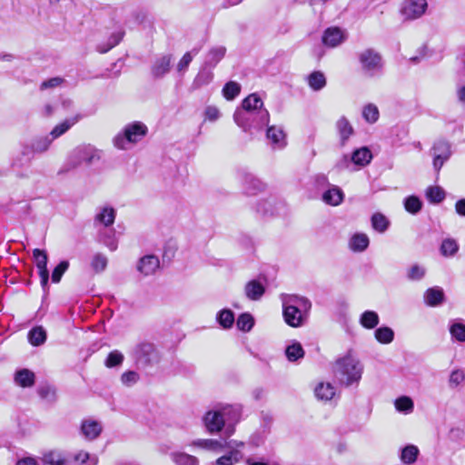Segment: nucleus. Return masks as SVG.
Here are the masks:
<instances>
[{
  "mask_svg": "<svg viewBox=\"0 0 465 465\" xmlns=\"http://www.w3.org/2000/svg\"><path fill=\"white\" fill-rule=\"evenodd\" d=\"M213 68L206 67V65L203 64L199 73L195 76L193 82V87L194 89L201 88L203 85H207L213 81V74L212 72Z\"/></svg>",
  "mask_w": 465,
  "mask_h": 465,
  "instance_id": "393cba45",
  "label": "nucleus"
},
{
  "mask_svg": "<svg viewBox=\"0 0 465 465\" xmlns=\"http://www.w3.org/2000/svg\"><path fill=\"white\" fill-rule=\"evenodd\" d=\"M82 118L81 114H76L74 117L65 119L62 123L56 124L52 131L50 132L49 135L53 140L59 138L63 134H64L72 126H74L80 119Z\"/></svg>",
  "mask_w": 465,
  "mask_h": 465,
  "instance_id": "a211bd4d",
  "label": "nucleus"
},
{
  "mask_svg": "<svg viewBox=\"0 0 465 465\" xmlns=\"http://www.w3.org/2000/svg\"><path fill=\"white\" fill-rule=\"evenodd\" d=\"M217 321L224 329L231 328L234 322V314L229 309H223L217 314Z\"/></svg>",
  "mask_w": 465,
  "mask_h": 465,
  "instance_id": "c03bdc74",
  "label": "nucleus"
},
{
  "mask_svg": "<svg viewBox=\"0 0 465 465\" xmlns=\"http://www.w3.org/2000/svg\"><path fill=\"white\" fill-rule=\"evenodd\" d=\"M192 446L201 448L207 450L217 451L223 449V443L213 439H199L191 443Z\"/></svg>",
  "mask_w": 465,
  "mask_h": 465,
  "instance_id": "7c9ffc66",
  "label": "nucleus"
},
{
  "mask_svg": "<svg viewBox=\"0 0 465 465\" xmlns=\"http://www.w3.org/2000/svg\"><path fill=\"white\" fill-rule=\"evenodd\" d=\"M253 318L249 313L241 314L236 322L237 327L242 331H249L253 326Z\"/></svg>",
  "mask_w": 465,
  "mask_h": 465,
  "instance_id": "6e6d98bb",
  "label": "nucleus"
},
{
  "mask_svg": "<svg viewBox=\"0 0 465 465\" xmlns=\"http://www.w3.org/2000/svg\"><path fill=\"white\" fill-rule=\"evenodd\" d=\"M147 127L141 122H134L124 126L123 133L114 138V145L121 150L127 149L126 144L135 143L142 140L147 134Z\"/></svg>",
  "mask_w": 465,
  "mask_h": 465,
  "instance_id": "423d86ee",
  "label": "nucleus"
},
{
  "mask_svg": "<svg viewBox=\"0 0 465 465\" xmlns=\"http://www.w3.org/2000/svg\"><path fill=\"white\" fill-rule=\"evenodd\" d=\"M361 69L368 77H377L383 74L384 61L382 55L373 48H366L359 53Z\"/></svg>",
  "mask_w": 465,
  "mask_h": 465,
  "instance_id": "39448f33",
  "label": "nucleus"
},
{
  "mask_svg": "<svg viewBox=\"0 0 465 465\" xmlns=\"http://www.w3.org/2000/svg\"><path fill=\"white\" fill-rule=\"evenodd\" d=\"M242 187L246 194L255 195L264 191L265 183L252 173H244L242 174Z\"/></svg>",
  "mask_w": 465,
  "mask_h": 465,
  "instance_id": "4468645a",
  "label": "nucleus"
},
{
  "mask_svg": "<svg viewBox=\"0 0 465 465\" xmlns=\"http://www.w3.org/2000/svg\"><path fill=\"white\" fill-rule=\"evenodd\" d=\"M241 109L256 111L262 122L269 121L270 119L268 110L263 107L262 100L256 94H252L243 99Z\"/></svg>",
  "mask_w": 465,
  "mask_h": 465,
  "instance_id": "9b49d317",
  "label": "nucleus"
},
{
  "mask_svg": "<svg viewBox=\"0 0 465 465\" xmlns=\"http://www.w3.org/2000/svg\"><path fill=\"white\" fill-rule=\"evenodd\" d=\"M343 193L338 186H332L322 194V201L332 206H337L343 201Z\"/></svg>",
  "mask_w": 465,
  "mask_h": 465,
  "instance_id": "b1692460",
  "label": "nucleus"
},
{
  "mask_svg": "<svg viewBox=\"0 0 465 465\" xmlns=\"http://www.w3.org/2000/svg\"><path fill=\"white\" fill-rule=\"evenodd\" d=\"M241 92V85L233 81L225 84L223 88V95L226 100H233Z\"/></svg>",
  "mask_w": 465,
  "mask_h": 465,
  "instance_id": "a18cd8bd",
  "label": "nucleus"
},
{
  "mask_svg": "<svg viewBox=\"0 0 465 465\" xmlns=\"http://www.w3.org/2000/svg\"><path fill=\"white\" fill-rule=\"evenodd\" d=\"M161 263H136L135 270L143 276L153 274L161 269Z\"/></svg>",
  "mask_w": 465,
  "mask_h": 465,
  "instance_id": "4d7b16f0",
  "label": "nucleus"
},
{
  "mask_svg": "<svg viewBox=\"0 0 465 465\" xmlns=\"http://www.w3.org/2000/svg\"><path fill=\"white\" fill-rule=\"evenodd\" d=\"M102 430V425L98 421L93 420H85L81 425V431L88 440H94L98 438Z\"/></svg>",
  "mask_w": 465,
  "mask_h": 465,
  "instance_id": "dca6fc26",
  "label": "nucleus"
},
{
  "mask_svg": "<svg viewBox=\"0 0 465 465\" xmlns=\"http://www.w3.org/2000/svg\"><path fill=\"white\" fill-rule=\"evenodd\" d=\"M459 245L453 239H445L440 245V252L445 257L451 256L458 252Z\"/></svg>",
  "mask_w": 465,
  "mask_h": 465,
  "instance_id": "09e8293b",
  "label": "nucleus"
},
{
  "mask_svg": "<svg viewBox=\"0 0 465 465\" xmlns=\"http://www.w3.org/2000/svg\"><path fill=\"white\" fill-rule=\"evenodd\" d=\"M335 395V388L329 382L320 383L315 388V396L322 401H330Z\"/></svg>",
  "mask_w": 465,
  "mask_h": 465,
  "instance_id": "72a5a7b5",
  "label": "nucleus"
},
{
  "mask_svg": "<svg viewBox=\"0 0 465 465\" xmlns=\"http://www.w3.org/2000/svg\"><path fill=\"white\" fill-rule=\"evenodd\" d=\"M281 301L284 322L292 328L304 325L312 308L311 302L303 296L286 293L281 294Z\"/></svg>",
  "mask_w": 465,
  "mask_h": 465,
  "instance_id": "f03ea898",
  "label": "nucleus"
},
{
  "mask_svg": "<svg viewBox=\"0 0 465 465\" xmlns=\"http://www.w3.org/2000/svg\"><path fill=\"white\" fill-rule=\"evenodd\" d=\"M374 336L380 343L389 344L394 339V331L390 327L382 326L375 330Z\"/></svg>",
  "mask_w": 465,
  "mask_h": 465,
  "instance_id": "e433bc0d",
  "label": "nucleus"
},
{
  "mask_svg": "<svg viewBox=\"0 0 465 465\" xmlns=\"http://www.w3.org/2000/svg\"><path fill=\"white\" fill-rule=\"evenodd\" d=\"M421 207L422 203L417 196H408L404 200V208L408 213L411 214L418 213L421 210Z\"/></svg>",
  "mask_w": 465,
  "mask_h": 465,
  "instance_id": "de8ad7c7",
  "label": "nucleus"
},
{
  "mask_svg": "<svg viewBox=\"0 0 465 465\" xmlns=\"http://www.w3.org/2000/svg\"><path fill=\"white\" fill-rule=\"evenodd\" d=\"M226 48L224 46H214L211 48L205 55L203 64L209 68H214L218 63L224 57Z\"/></svg>",
  "mask_w": 465,
  "mask_h": 465,
  "instance_id": "aec40b11",
  "label": "nucleus"
},
{
  "mask_svg": "<svg viewBox=\"0 0 465 465\" xmlns=\"http://www.w3.org/2000/svg\"><path fill=\"white\" fill-rule=\"evenodd\" d=\"M413 401L407 396H402L395 401V408L398 411L401 412H411L413 411Z\"/></svg>",
  "mask_w": 465,
  "mask_h": 465,
  "instance_id": "3c124183",
  "label": "nucleus"
},
{
  "mask_svg": "<svg viewBox=\"0 0 465 465\" xmlns=\"http://www.w3.org/2000/svg\"><path fill=\"white\" fill-rule=\"evenodd\" d=\"M285 355L290 361H296L304 357V350L300 342H293L286 348Z\"/></svg>",
  "mask_w": 465,
  "mask_h": 465,
  "instance_id": "a19ab883",
  "label": "nucleus"
},
{
  "mask_svg": "<svg viewBox=\"0 0 465 465\" xmlns=\"http://www.w3.org/2000/svg\"><path fill=\"white\" fill-rule=\"evenodd\" d=\"M132 356L135 363L143 368L153 365L160 361V353L155 345L148 341L136 344L132 351Z\"/></svg>",
  "mask_w": 465,
  "mask_h": 465,
  "instance_id": "0eeeda50",
  "label": "nucleus"
},
{
  "mask_svg": "<svg viewBox=\"0 0 465 465\" xmlns=\"http://www.w3.org/2000/svg\"><path fill=\"white\" fill-rule=\"evenodd\" d=\"M266 137L272 144L282 148L285 146V134L282 127L272 125L269 126L266 132Z\"/></svg>",
  "mask_w": 465,
  "mask_h": 465,
  "instance_id": "412c9836",
  "label": "nucleus"
},
{
  "mask_svg": "<svg viewBox=\"0 0 465 465\" xmlns=\"http://www.w3.org/2000/svg\"><path fill=\"white\" fill-rule=\"evenodd\" d=\"M363 364L349 350L346 354L335 361L334 375L341 385L350 387L359 384L363 373Z\"/></svg>",
  "mask_w": 465,
  "mask_h": 465,
  "instance_id": "7ed1b4c3",
  "label": "nucleus"
},
{
  "mask_svg": "<svg viewBox=\"0 0 465 465\" xmlns=\"http://www.w3.org/2000/svg\"><path fill=\"white\" fill-rule=\"evenodd\" d=\"M74 460L86 465H96L98 463V457L96 455H91L90 453L80 450L74 455Z\"/></svg>",
  "mask_w": 465,
  "mask_h": 465,
  "instance_id": "5fc2aeb1",
  "label": "nucleus"
},
{
  "mask_svg": "<svg viewBox=\"0 0 465 465\" xmlns=\"http://www.w3.org/2000/svg\"><path fill=\"white\" fill-rule=\"evenodd\" d=\"M123 35H124V33H122V32L113 34L108 40L107 47L104 49L99 48V51L101 53H106L107 51H109L110 49H112L113 47H114L115 45H117L120 43V41L123 38Z\"/></svg>",
  "mask_w": 465,
  "mask_h": 465,
  "instance_id": "0e129e2a",
  "label": "nucleus"
},
{
  "mask_svg": "<svg viewBox=\"0 0 465 465\" xmlns=\"http://www.w3.org/2000/svg\"><path fill=\"white\" fill-rule=\"evenodd\" d=\"M115 216L116 211L113 207L109 205L99 207L94 216V223L108 228L114 224Z\"/></svg>",
  "mask_w": 465,
  "mask_h": 465,
  "instance_id": "2eb2a0df",
  "label": "nucleus"
},
{
  "mask_svg": "<svg viewBox=\"0 0 465 465\" xmlns=\"http://www.w3.org/2000/svg\"><path fill=\"white\" fill-rule=\"evenodd\" d=\"M246 297L252 301H259L265 292L264 286L257 280L248 282L244 288Z\"/></svg>",
  "mask_w": 465,
  "mask_h": 465,
  "instance_id": "4be33fe9",
  "label": "nucleus"
},
{
  "mask_svg": "<svg viewBox=\"0 0 465 465\" xmlns=\"http://www.w3.org/2000/svg\"><path fill=\"white\" fill-rule=\"evenodd\" d=\"M336 129L340 135L341 145L344 146L354 133L353 127L346 117L341 116L336 123Z\"/></svg>",
  "mask_w": 465,
  "mask_h": 465,
  "instance_id": "5701e85b",
  "label": "nucleus"
},
{
  "mask_svg": "<svg viewBox=\"0 0 465 465\" xmlns=\"http://www.w3.org/2000/svg\"><path fill=\"white\" fill-rule=\"evenodd\" d=\"M69 263H58L52 272V282H59L61 280L62 275L64 273V272L68 269Z\"/></svg>",
  "mask_w": 465,
  "mask_h": 465,
  "instance_id": "e2e57ef3",
  "label": "nucleus"
},
{
  "mask_svg": "<svg viewBox=\"0 0 465 465\" xmlns=\"http://www.w3.org/2000/svg\"><path fill=\"white\" fill-rule=\"evenodd\" d=\"M170 456L175 465H199V460L195 456L185 452H173Z\"/></svg>",
  "mask_w": 465,
  "mask_h": 465,
  "instance_id": "c9c22d12",
  "label": "nucleus"
},
{
  "mask_svg": "<svg viewBox=\"0 0 465 465\" xmlns=\"http://www.w3.org/2000/svg\"><path fill=\"white\" fill-rule=\"evenodd\" d=\"M63 82H64L63 78H61V77H54V78L48 79L46 81H44L41 84L40 89L41 90H45V89H47V88H54V87H56L58 85H60Z\"/></svg>",
  "mask_w": 465,
  "mask_h": 465,
  "instance_id": "774afa93",
  "label": "nucleus"
},
{
  "mask_svg": "<svg viewBox=\"0 0 465 465\" xmlns=\"http://www.w3.org/2000/svg\"><path fill=\"white\" fill-rule=\"evenodd\" d=\"M426 269L421 264H413L407 271V277L411 281H419L423 278Z\"/></svg>",
  "mask_w": 465,
  "mask_h": 465,
  "instance_id": "603ef678",
  "label": "nucleus"
},
{
  "mask_svg": "<svg viewBox=\"0 0 465 465\" xmlns=\"http://www.w3.org/2000/svg\"><path fill=\"white\" fill-rule=\"evenodd\" d=\"M243 459V454L239 450H229V451L218 458L215 461L216 465H234Z\"/></svg>",
  "mask_w": 465,
  "mask_h": 465,
  "instance_id": "cd10ccee",
  "label": "nucleus"
},
{
  "mask_svg": "<svg viewBox=\"0 0 465 465\" xmlns=\"http://www.w3.org/2000/svg\"><path fill=\"white\" fill-rule=\"evenodd\" d=\"M39 276L41 278V284L45 286L49 280V270L47 269V263H36Z\"/></svg>",
  "mask_w": 465,
  "mask_h": 465,
  "instance_id": "69168bd1",
  "label": "nucleus"
},
{
  "mask_svg": "<svg viewBox=\"0 0 465 465\" xmlns=\"http://www.w3.org/2000/svg\"><path fill=\"white\" fill-rule=\"evenodd\" d=\"M198 52V48H193L192 51L186 52L177 64V71L179 73L184 72L191 64V62L193 61V54H197Z\"/></svg>",
  "mask_w": 465,
  "mask_h": 465,
  "instance_id": "864d4df0",
  "label": "nucleus"
},
{
  "mask_svg": "<svg viewBox=\"0 0 465 465\" xmlns=\"http://www.w3.org/2000/svg\"><path fill=\"white\" fill-rule=\"evenodd\" d=\"M360 324L365 329L375 328L380 322L379 315L374 311H365L360 316Z\"/></svg>",
  "mask_w": 465,
  "mask_h": 465,
  "instance_id": "473e14b6",
  "label": "nucleus"
},
{
  "mask_svg": "<svg viewBox=\"0 0 465 465\" xmlns=\"http://www.w3.org/2000/svg\"><path fill=\"white\" fill-rule=\"evenodd\" d=\"M173 55L170 54L157 56L151 65V75L153 79L163 78L172 68Z\"/></svg>",
  "mask_w": 465,
  "mask_h": 465,
  "instance_id": "9d476101",
  "label": "nucleus"
},
{
  "mask_svg": "<svg viewBox=\"0 0 465 465\" xmlns=\"http://www.w3.org/2000/svg\"><path fill=\"white\" fill-rule=\"evenodd\" d=\"M428 7L427 0H405L401 13L406 19L420 18Z\"/></svg>",
  "mask_w": 465,
  "mask_h": 465,
  "instance_id": "ddd939ff",
  "label": "nucleus"
},
{
  "mask_svg": "<svg viewBox=\"0 0 465 465\" xmlns=\"http://www.w3.org/2000/svg\"><path fill=\"white\" fill-rule=\"evenodd\" d=\"M14 380L18 386L30 388L35 383V374L28 369H21L15 373Z\"/></svg>",
  "mask_w": 465,
  "mask_h": 465,
  "instance_id": "6ab92c4d",
  "label": "nucleus"
},
{
  "mask_svg": "<svg viewBox=\"0 0 465 465\" xmlns=\"http://www.w3.org/2000/svg\"><path fill=\"white\" fill-rule=\"evenodd\" d=\"M344 41V36L340 28L331 27L324 31L322 43L330 47H336Z\"/></svg>",
  "mask_w": 465,
  "mask_h": 465,
  "instance_id": "f3484780",
  "label": "nucleus"
},
{
  "mask_svg": "<svg viewBox=\"0 0 465 465\" xmlns=\"http://www.w3.org/2000/svg\"><path fill=\"white\" fill-rule=\"evenodd\" d=\"M371 221L372 228L379 232H384L390 225L389 220L381 213H374Z\"/></svg>",
  "mask_w": 465,
  "mask_h": 465,
  "instance_id": "37998d69",
  "label": "nucleus"
},
{
  "mask_svg": "<svg viewBox=\"0 0 465 465\" xmlns=\"http://www.w3.org/2000/svg\"><path fill=\"white\" fill-rule=\"evenodd\" d=\"M99 240L111 251L116 250L117 241L115 239V231L114 229L104 227V229L100 230Z\"/></svg>",
  "mask_w": 465,
  "mask_h": 465,
  "instance_id": "c85d7f7f",
  "label": "nucleus"
},
{
  "mask_svg": "<svg viewBox=\"0 0 465 465\" xmlns=\"http://www.w3.org/2000/svg\"><path fill=\"white\" fill-rule=\"evenodd\" d=\"M138 379H139L138 373L135 371H125L121 376L122 383L126 386L134 385V383H136Z\"/></svg>",
  "mask_w": 465,
  "mask_h": 465,
  "instance_id": "680f3d73",
  "label": "nucleus"
},
{
  "mask_svg": "<svg viewBox=\"0 0 465 465\" xmlns=\"http://www.w3.org/2000/svg\"><path fill=\"white\" fill-rule=\"evenodd\" d=\"M242 415L240 405L219 404L208 411L203 417V423L206 430L211 434H217L224 429L226 438L234 432V424Z\"/></svg>",
  "mask_w": 465,
  "mask_h": 465,
  "instance_id": "f257e3e1",
  "label": "nucleus"
},
{
  "mask_svg": "<svg viewBox=\"0 0 465 465\" xmlns=\"http://www.w3.org/2000/svg\"><path fill=\"white\" fill-rule=\"evenodd\" d=\"M425 195L431 203H440L445 199V192L440 186H429L426 189Z\"/></svg>",
  "mask_w": 465,
  "mask_h": 465,
  "instance_id": "58836bf2",
  "label": "nucleus"
},
{
  "mask_svg": "<svg viewBox=\"0 0 465 465\" xmlns=\"http://www.w3.org/2000/svg\"><path fill=\"white\" fill-rule=\"evenodd\" d=\"M369 237L365 233H355L350 240V248L354 252H362L369 245Z\"/></svg>",
  "mask_w": 465,
  "mask_h": 465,
  "instance_id": "f704fd0d",
  "label": "nucleus"
},
{
  "mask_svg": "<svg viewBox=\"0 0 465 465\" xmlns=\"http://www.w3.org/2000/svg\"><path fill=\"white\" fill-rule=\"evenodd\" d=\"M53 141L54 140L49 134L35 137L29 143L23 146L22 154L27 156L30 154L45 153L49 149Z\"/></svg>",
  "mask_w": 465,
  "mask_h": 465,
  "instance_id": "f8f14e48",
  "label": "nucleus"
},
{
  "mask_svg": "<svg viewBox=\"0 0 465 465\" xmlns=\"http://www.w3.org/2000/svg\"><path fill=\"white\" fill-rule=\"evenodd\" d=\"M371 159V152L365 146L355 150L351 154V162L359 166L369 164Z\"/></svg>",
  "mask_w": 465,
  "mask_h": 465,
  "instance_id": "bb28decb",
  "label": "nucleus"
},
{
  "mask_svg": "<svg viewBox=\"0 0 465 465\" xmlns=\"http://www.w3.org/2000/svg\"><path fill=\"white\" fill-rule=\"evenodd\" d=\"M444 299V292L440 288H430L424 293L425 302L431 307L438 306Z\"/></svg>",
  "mask_w": 465,
  "mask_h": 465,
  "instance_id": "c756f323",
  "label": "nucleus"
},
{
  "mask_svg": "<svg viewBox=\"0 0 465 465\" xmlns=\"http://www.w3.org/2000/svg\"><path fill=\"white\" fill-rule=\"evenodd\" d=\"M433 155V167L436 172H440L443 164L451 156L450 143L446 140H438L431 148Z\"/></svg>",
  "mask_w": 465,
  "mask_h": 465,
  "instance_id": "1a4fd4ad",
  "label": "nucleus"
},
{
  "mask_svg": "<svg viewBox=\"0 0 465 465\" xmlns=\"http://www.w3.org/2000/svg\"><path fill=\"white\" fill-rule=\"evenodd\" d=\"M101 158L102 151L95 146L90 143L80 144L71 151L64 167L66 171L79 168L82 165L89 167L98 163Z\"/></svg>",
  "mask_w": 465,
  "mask_h": 465,
  "instance_id": "20e7f679",
  "label": "nucleus"
},
{
  "mask_svg": "<svg viewBox=\"0 0 465 465\" xmlns=\"http://www.w3.org/2000/svg\"><path fill=\"white\" fill-rule=\"evenodd\" d=\"M419 455V449L415 445H408L402 449L401 460L405 464H412Z\"/></svg>",
  "mask_w": 465,
  "mask_h": 465,
  "instance_id": "79ce46f5",
  "label": "nucleus"
},
{
  "mask_svg": "<svg viewBox=\"0 0 465 465\" xmlns=\"http://www.w3.org/2000/svg\"><path fill=\"white\" fill-rule=\"evenodd\" d=\"M123 361L124 355L118 351H113L108 354L105 360V366L108 368L116 367L121 365Z\"/></svg>",
  "mask_w": 465,
  "mask_h": 465,
  "instance_id": "bf43d9fd",
  "label": "nucleus"
},
{
  "mask_svg": "<svg viewBox=\"0 0 465 465\" xmlns=\"http://www.w3.org/2000/svg\"><path fill=\"white\" fill-rule=\"evenodd\" d=\"M37 394L43 401L49 403H54L57 399L55 387L48 383L39 385Z\"/></svg>",
  "mask_w": 465,
  "mask_h": 465,
  "instance_id": "2f4dec72",
  "label": "nucleus"
},
{
  "mask_svg": "<svg viewBox=\"0 0 465 465\" xmlns=\"http://www.w3.org/2000/svg\"><path fill=\"white\" fill-rule=\"evenodd\" d=\"M43 461L48 465H64L65 458L59 450H49L44 454Z\"/></svg>",
  "mask_w": 465,
  "mask_h": 465,
  "instance_id": "ea45409f",
  "label": "nucleus"
},
{
  "mask_svg": "<svg viewBox=\"0 0 465 465\" xmlns=\"http://www.w3.org/2000/svg\"><path fill=\"white\" fill-rule=\"evenodd\" d=\"M47 338L46 331L43 326H35L28 331L27 339L31 345L40 346L43 345Z\"/></svg>",
  "mask_w": 465,
  "mask_h": 465,
  "instance_id": "a878e982",
  "label": "nucleus"
},
{
  "mask_svg": "<svg viewBox=\"0 0 465 465\" xmlns=\"http://www.w3.org/2000/svg\"><path fill=\"white\" fill-rule=\"evenodd\" d=\"M256 113V111L237 109L233 114L234 122L244 132L251 129H262L268 124L269 121L262 122Z\"/></svg>",
  "mask_w": 465,
  "mask_h": 465,
  "instance_id": "6e6552de",
  "label": "nucleus"
},
{
  "mask_svg": "<svg viewBox=\"0 0 465 465\" xmlns=\"http://www.w3.org/2000/svg\"><path fill=\"white\" fill-rule=\"evenodd\" d=\"M450 332L456 341H465V324L460 322H454L450 327Z\"/></svg>",
  "mask_w": 465,
  "mask_h": 465,
  "instance_id": "13d9d810",
  "label": "nucleus"
},
{
  "mask_svg": "<svg viewBox=\"0 0 465 465\" xmlns=\"http://www.w3.org/2000/svg\"><path fill=\"white\" fill-rule=\"evenodd\" d=\"M351 156L350 157L348 154H343L335 163L334 168L337 171H342L348 169L351 163Z\"/></svg>",
  "mask_w": 465,
  "mask_h": 465,
  "instance_id": "338daca9",
  "label": "nucleus"
},
{
  "mask_svg": "<svg viewBox=\"0 0 465 465\" xmlns=\"http://www.w3.org/2000/svg\"><path fill=\"white\" fill-rule=\"evenodd\" d=\"M309 86L314 91H320L326 85V78L323 73L315 71L308 76Z\"/></svg>",
  "mask_w": 465,
  "mask_h": 465,
  "instance_id": "4c0bfd02",
  "label": "nucleus"
},
{
  "mask_svg": "<svg viewBox=\"0 0 465 465\" xmlns=\"http://www.w3.org/2000/svg\"><path fill=\"white\" fill-rule=\"evenodd\" d=\"M176 252L177 243L173 240L166 242L162 254L163 262H172V260L175 258Z\"/></svg>",
  "mask_w": 465,
  "mask_h": 465,
  "instance_id": "8fccbe9b",
  "label": "nucleus"
},
{
  "mask_svg": "<svg viewBox=\"0 0 465 465\" xmlns=\"http://www.w3.org/2000/svg\"><path fill=\"white\" fill-rule=\"evenodd\" d=\"M379 115V109L375 104H369L363 107L362 117L366 122L374 124L378 121Z\"/></svg>",
  "mask_w": 465,
  "mask_h": 465,
  "instance_id": "49530a36",
  "label": "nucleus"
},
{
  "mask_svg": "<svg viewBox=\"0 0 465 465\" xmlns=\"http://www.w3.org/2000/svg\"><path fill=\"white\" fill-rule=\"evenodd\" d=\"M465 381V373L461 370H454L451 371L449 379L450 387H457Z\"/></svg>",
  "mask_w": 465,
  "mask_h": 465,
  "instance_id": "052dcab7",
  "label": "nucleus"
}]
</instances>
